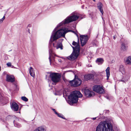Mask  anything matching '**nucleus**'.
<instances>
[{"label": "nucleus", "instance_id": "9", "mask_svg": "<svg viewBox=\"0 0 131 131\" xmlns=\"http://www.w3.org/2000/svg\"><path fill=\"white\" fill-rule=\"evenodd\" d=\"M79 51H74L71 54L67 57V58L69 60H73L77 58L79 55Z\"/></svg>", "mask_w": 131, "mask_h": 131}, {"label": "nucleus", "instance_id": "26", "mask_svg": "<svg viewBox=\"0 0 131 131\" xmlns=\"http://www.w3.org/2000/svg\"><path fill=\"white\" fill-rule=\"evenodd\" d=\"M21 99L23 100L25 102H27L28 101V99L25 96H22Z\"/></svg>", "mask_w": 131, "mask_h": 131}, {"label": "nucleus", "instance_id": "28", "mask_svg": "<svg viewBox=\"0 0 131 131\" xmlns=\"http://www.w3.org/2000/svg\"><path fill=\"white\" fill-rule=\"evenodd\" d=\"M77 42H75V41H73L72 42V44L73 46H75L77 44Z\"/></svg>", "mask_w": 131, "mask_h": 131}, {"label": "nucleus", "instance_id": "24", "mask_svg": "<svg viewBox=\"0 0 131 131\" xmlns=\"http://www.w3.org/2000/svg\"><path fill=\"white\" fill-rule=\"evenodd\" d=\"M119 71L122 73L124 72L125 71V69L122 65H121L119 68Z\"/></svg>", "mask_w": 131, "mask_h": 131}, {"label": "nucleus", "instance_id": "25", "mask_svg": "<svg viewBox=\"0 0 131 131\" xmlns=\"http://www.w3.org/2000/svg\"><path fill=\"white\" fill-rule=\"evenodd\" d=\"M59 117L61 118L64 119H66V118L64 117L63 115L61 114L57 113L56 114Z\"/></svg>", "mask_w": 131, "mask_h": 131}, {"label": "nucleus", "instance_id": "13", "mask_svg": "<svg viewBox=\"0 0 131 131\" xmlns=\"http://www.w3.org/2000/svg\"><path fill=\"white\" fill-rule=\"evenodd\" d=\"M84 93L85 95L88 97H90L92 96V95L94 94V93L92 91H91L88 89H85L84 91Z\"/></svg>", "mask_w": 131, "mask_h": 131}, {"label": "nucleus", "instance_id": "4", "mask_svg": "<svg viewBox=\"0 0 131 131\" xmlns=\"http://www.w3.org/2000/svg\"><path fill=\"white\" fill-rule=\"evenodd\" d=\"M96 131H114L111 123L104 122L102 124H99L96 127Z\"/></svg>", "mask_w": 131, "mask_h": 131}, {"label": "nucleus", "instance_id": "22", "mask_svg": "<svg viewBox=\"0 0 131 131\" xmlns=\"http://www.w3.org/2000/svg\"><path fill=\"white\" fill-rule=\"evenodd\" d=\"M29 71L31 75L34 77L35 76V74L33 71V69L32 67H30Z\"/></svg>", "mask_w": 131, "mask_h": 131}, {"label": "nucleus", "instance_id": "35", "mask_svg": "<svg viewBox=\"0 0 131 131\" xmlns=\"http://www.w3.org/2000/svg\"><path fill=\"white\" fill-rule=\"evenodd\" d=\"M16 121H19V119H18L17 118H16Z\"/></svg>", "mask_w": 131, "mask_h": 131}, {"label": "nucleus", "instance_id": "37", "mask_svg": "<svg viewBox=\"0 0 131 131\" xmlns=\"http://www.w3.org/2000/svg\"><path fill=\"white\" fill-rule=\"evenodd\" d=\"M5 16H4L3 18H2V19H3L4 20L5 19Z\"/></svg>", "mask_w": 131, "mask_h": 131}, {"label": "nucleus", "instance_id": "36", "mask_svg": "<svg viewBox=\"0 0 131 131\" xmlns=\"http://www.w3.org/2000/svg\"><path fill=\"white\" fill-rule=\"evenodd\" d=\"M5 16H4L3 18H2V19H3L4 20L5 19Z\"/></svg>", "mask_w": 131, "mask_h": 131}, {"label": "nucleus", "instance_id": "29", "mask_svg": "<svg viewBox=\"0 0 131 131\" xmlns=\"http://www.w3.org/2000/svg\"><path fill=\"white\" fill-rule=\"evenodd\" d=\"M7 66L8 67H10L11 66V64L10 62H8L6 64Z\"/></svg>", "mask_w": 131, "mask_h": 131}, {"label": "nucleus", "instance_id": "41", "mask_svg": "<svg viewBox=\"0 0 131 131\" xmlns=\"http://www.w3.org/2000/svg\"><path fill=\"white\" fill-rule=\"evenodd\" d=\"M94 2H95V0H93Z\"/></svg>", "mask_w": 131, "mask_h": 131}, {"label": "nucleus", "instance_id": "40", "mask_svg": "<svg viewBox=\"0 0 131 131\" xmlns=\"http://www.w3.org/2000/svg\"><path fill=\"white\" fill-rule=\"evenodd\" d=\"M113 38H114V40H115V39H116V37H115V36H114V37H113Z\"/></svg>", "mask_w": 131, "mask_h": 131}, {"label": "nucleus", "instance_id": "8", "mask_svg": "<svg viewBox=\"0 0 131 131\" xmlns=\"http://www.w3.org/2000/svg\"><path fill=\"white\" fill-rule=\"evenodd\" d=\"M93 90L99 94H103L104 93V89L100 85H96L94 86Z\"/></svg>", "mask_w": 131, "mask_h": 131}, {"label": "nucleus", "instance_id": "23", "mask_svg": "<svg viewBox=\"0 0 131 131\" xmlns=\"http://www.w3.org/2000/svg\"><path fill=\"white\" fill-rule=\"evenodd\" d=\"M13 123L15 127L18 128L21 127V125L18 123L16 122L15 120L14 121Z\"/></svg>", "mask_w": 131, "mask_h": 131}, {"label": "nucleus", "instance_id": "27", "mask_svg": "<svg viewBox=\"0 0 131 131\" xmlns=\"http://www.w3.org/2000/svg\"><path fill=\"white\" fill-rule=\"evenodd\" d=\"M49 61L50 63H51V53L52 52V51L50 50H49Z\"/></svg>", "mask_w": 131, "mask_h": 131}, {"label": "nucleus", "instance_id": "15", "mask_svg": "<svg viewBox=\"0 0 131 131\" xmlns=\"http://www.w3.org/2000/svg\"><path fill=\"white\" fill-rule=\"evenodd\" d=\"M84 79L86 81L90 79H93V75L92 74H89L85 75L84 76Z\"/></svg>", "mask_w": 131, "mask_h": 131}, {"label": "nucleus", "instance_id": "11", "mask_svg": "<svg viewBox=\"0 0 131 131\" xmlns=\"http://www.w3.org/2000/svg\"><path fill=\"white\" fill-rule=\"evenodd\" d=\"M63 40V39H60L59 40L58 42L57 45L56 46H55L54 43H53V47L55 48H56L57 49L60 48L61 50L62 49L63 46L62 42Z\"/></svg>", "mask_w": 131, "mask_h": 131}, {"label": "nucleus", "instance_id": "32", "mask_svg": "<svg viewBox=\"0 0 131 131\" xmlns=\"http://www.w3.org/2000/svg\"><path fill=\"white\" fill-rule=\"evenodd\" d=\"M122 80H119V81H122L123 82H125V81L124 80H123V79L122 78Z\"/></svg>", "mask_w": 131, "mask_h": 131}, {"label": "nucleus", "instance_id": "7", "mask_svg": "<svg viewBox=\"0 0 131 131\" xmlns=\"http://www.w3.org/2000/svg\"><path fill=\"white\" fill-rule=\"evenodd\" d=\"M80 38L81 40V45L82 46H83L86 43L89 39V37L87 35H82L80 36Z\"/></svg>", "mask_w": 131, "mask_h": 131}, {"label": "nucleus", "instance_id": "10", "mask_svg": "<svg viewBox=\"0 0 131 131\" xmlns=\"http://www.w3.org/2000/svg\"><path fill=\"white\" fill-rule=\"evenodd\" d=\"M48 127L44 125H42L38 127L33 131H47Z\"/></svg>", "mask_w": 131, "mask_h": 131}, {"label": "nucleus", "instance_id": "18", "mask_svg": "<svg viewBox=\"0 0 131 131\" xmlns=\"http://www.w3.org/2000/svg\"><path fill=\"white\" fill-rule=\"evenodd\" d=\"M104 61V60L101 58H98L97 59L96 62L98 64H102Z\"/></svg>", "mask_w": 131, "mask_h": 131}, {"label": "nucleus", "instance_id": "6", "mask_svg": "<svg viewBox=\"0 0 131 131\" xmlns=\"http://www.w3.org/2000/svg\"><path fill=\"white\" fill-rule=\"evenodd\" d=\"M82 82L81 80L78 76L77 77L75 75L74 79L70 81L69 83L71 86L74 87H77L81 85Z\"/></svg>", "mask_w": 131, "mask_h": 131}, {"label": "nucleus", "instance_id": "19", "mask_svg": "<svg viewBox=\"0 0 131 131\" xmlns=\"http://www.w3.org/2000/svg\"><path fill=\"white\" fill-rule=\"evenodd\" d=\"M110 68L109 67H108L106 70V74L107 80H108L110 75Z\"/></svg>", "mask_w": 131, "mask_h": 131}, {"label": "nucleus", "instance_id": "33", "mask_svg": "<svg viewBox=\"0 0 131 131\" xmlns=\"http://www.w3.org/2000/svg\"><path fill=\"white\" fill-rule=\"evenodd\" d=\"M3 20L2 19V18L0 19V23H2L3 22Z\"/></svg>", "mask_w": 131, "mask_h": 131}, {"label": "nucleus", "instance_id": "30", "mask_svg": "<svg viewBox=\"0 0 131 131\" xmlns=\"http://www.w3.org/2000/svg\"><path fill=\"white\" fill-rule=\"evenodd\" d=\"M52 110L55 113V114H57V113H58L57 112H56V110L53 108H52Z\"/></svg>", "mask_w": 131, "mask_h": 131}, {"label": "nucleus", "instance_id": "20", "mask_svg": "<svg viewBox=\"0 0 131 131\" xmlns=\"http://www.w3.org/2000/svg\"><path fill=\"white\" fill-rule=\"evenodd\" d=\"M127 45L124 43H122L121 47V49L124 51H125L127 50Z\"/></svg>", "mask_w": 131, "mask_h": 131}, {"label": "nucleus", "instance_id": "16", "mask_svg": "<svg viewBox=\"0 0 131 131\" xmlns=\"http://www.w3.org/2000/svg\"><path fill=\"white\" fill-rule=\"evenodd\" d=\"M103 5L102 3L100 2H99L97 4V7L98 9L99 10L100 12L101 13L102 15H103V11L102 8Z\"/></svg>", "mask_w": 131, "mask_h": 131}, {"label": "nucleus", "instance_id": "1", "mask_svg": "<svg viewBox=\"0 0 131 131\" xmlns=\"http://www.w3.org/2000/svg\"><path fill=\"white\" fill-rule=\"evenodd\" d=\"M76 14L74 12H73L71 14L72 15L70 16H69L68 17L64 20V21H62L61 23H60V24L58 25L57 27L55 28L54 29L53 31L52 32V35H51V37L57 31V28H58L61 26L63 24H67L72 22L73 21H75L77 19L79 18V16L75 15ZM53 39V38H52L50 39V41L49 43V45H51V44H52V42L56 40H54L52 41Z\"/></svg>", "mask_w": 131, "mask_h": 131}, {"label": "nucleus", "instance_id": "39", "mask_svg": "<svg viewBox=\"0 0 131 131\" xmlns=\"http://www.w3.org/2000/svg\"><path fill=\"white\" fill-rule=\"evenodd\" d=\"M58 61H59V62H61V59H59Z\"/></svg>", "mask_w": 131, "mask_h": 131}, {"label": "nucleus", "instance_id": "31", "mask_svg": "<svg viewBox=\"0 0 131 131\" xmlns=\"http://www.w3.org/2000/svg\"><path fill=\"white\" fill-rule=\"evenodd\" d=\"M12 117V116H11L10 115H9V116H7L6 118V119H8L9 118H11Z\"/></svg>", "mask_w": 131, "mask_h": 131}, {"label": "nucleus", "instance_id": "3", "mask_svg": "<svg viewBox=\"0 0 131 131\" xmlns=\"http://www.w3.org/2000/svg\"><path fill=\"white\" fill-rule=\"evenodd\" d=\"M82 95L80 92L78 91H75L73 92L72 94L69 96L68 103L70 105L76 103L78 101L79 97H82Z\"/></svg>", "mask_w": 131, "mask_h": 131}, {"label": "nucleus", "instance_id": "14", "mask_svg": "<svg viewBox=\"0 0 131 131\" xmlns=\"http://www.w3.org/2000/svg\"><path fill=\"white\" fill-rule=\"evenodd\" d=\"M6 80L8 82H13L15 81L13 75L7 74L6 77Z\"/></svg>", "mask_w": 131, "mask_h": 131}, {"label": "nucleus", "instance_id": "34", "mask_svg": "<svg viewBox=\"0 0 131 131\" xmlns=\"http://www.w3.org/2000/svg\"><path fill=\"white\" fill-rule=\"evenodd\" d=\"M96 117H94V118H92L93 119V120H95L96 119Z\"/></svg>", "mask_w": 131, "mask_h": 131}, {"label": "nucleus", "instance_id": "2", "mask_svg": "<svg viewBox=\"0 0 131 131\" xmlns=\"http://www.w3.org/2000/svg\"><path fill=\"white\" fill-rule=\"evenodd\" d=\"M69 31H71L74 33L77 36L78 39H79V37L77 34L74 31L72 30H69L67 31L66 30L65 28L57 30L51 36V38L53 37V39L52 41L54 40L58 39L59 38L61 37H64L65 34Z\"/></svg>", "mask_w": 131, "mask_h": 131}, {"label": "nucleus", "instance_id": "5", "mask_svg": "<svg viewBox=\"0 0 131 131\" xmlns=\"http://www.w3.org/2000/svg\"><path fill=\"white\" fill-rule=\"evenodd\" d=\"M61 75L58 73H50L49 78H51L52 82L54 83L59 82L60 81Z\"/></svg>", "mask_w": 131, "mask_h": 131}, {"label": "nucleus", "instance_id": "12", "mask_svg": "<svg viewBox=\"0 0 131 131\" xmlns=\"http://www.w3.org/2000/svg\"><path fill=\"white\" fill-rule=\"evenodd\" d=\"M10 106L12 109L15 111H17L18 109L19 106L18 104L15 102H13L10 103Z\"/></svg>", "mask_w": 131, "mask_h": 131}, {"label": "nucleus", "instance_id": "38", "mask_svg": "<svg viewBox=\"0 0 131 131\" xmlns=\"http://www.w3.org/2000/svg\"><path fill=\"white\" fill-rule=\"evenodd\" d=\"M11 66L12 68H15L14 67V66H13V65H12V66H11Z\"/></svg>", "mask_w": 131, "mask_h": 131}, {"label": "nucleus", "instance_id": "21", "mask_svg": "<svg viewBox=\"0 0 131 131\" xmlns=\"http://www.w3.org/2000/svg\"><path fill=\"white\" fill-rule=\"evenodd\" d=\"M126 62L128 64H131V56H129L127 58Z\"/></svg>", "mask_w": 131, "mask_h": 131}, {"label": "nucleus", "instance_id": "17", "mask_svg": "<svg viewBox=\"0 0 131 131\" xmlns=\"http://www.w3.org/2000/svg\"><path fill=\"white\" fill-rule=\"evenodd\" d=\"M79 39H78V43L75 46V47H73L71 45V46H72V48H73V50L74 51H79L80 50V46L79 43Z\"/></svg>", "mask_w": 131, "mask_h": 131}, {"label": "nucleus", "instance_id": "42", "mask_svg": "<svg viewBox=\"0 0 131 131\" xmlns=\"http://www.w3.org/2000/svg\"><path fill=\"white\" fill-rule=\"evenodd\" d=\"M55 94L56 95V93H55Z\"/></svg>", "mask_w": 131, "mask_h": 131}]
</instances>
